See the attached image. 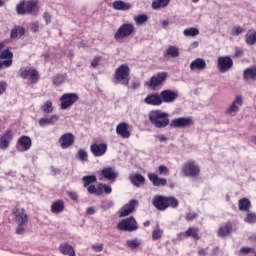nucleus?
<instances>
[{"label":"nucleus","instance_id":"obj_63","mask_svg":"<svg viewBox=\"0 0 256 256\" xmlns=\"http://www.w3.org/2000/svg\"><path fill=\"white\" fill-rule=\"evenodd\" d=\"M31 30L33 31V33H37V31H39V22L32 23Z\"/></svg>","mask_w":256,"mask_h":256},{"label":"nucleus","instance_id":"obj_56","mask_svg":"<svg viewBox=\"0 0 256 256\" xmlns=\"http://www.w3.org/2000/svg\"><path fill=\"white\" fill-rule=\"evenodd\" d=\"M100 61H101V57L100 56L94 57V59L91 62V67H93V69H95V67H97V65H99Z\"/></svg>","mask_w":256,"mask_h":256},{"label":"nucleus","instance_id":"obj_47","mask_svg":"<svg viewBox=\"0 0 256 256\" xmlns=\"http://www.w3.org/2000/svg\"><path fill=\"white\" fill-rule=\"evenodd\" d=\"M163 237V230L157 226L152 232V239L153 241H157Z\"/></svg>","mask_w":256,"mask_h":256},{"label":"nucleus","instance_id":"obj_23","mask_svg":"<svg viewBox=\"0 0 256 256\" xmlns=\"http://www.w3.org/2000/svg\"><path fill=\"white\" fill-rule=\"evenodd\" d=\"M138 203L139 202L137 200H130L129 203L124 205L120 210V217H127L131 215V213L135 211V207H137Z\"/></svg>","mask_w":256,"mask_h":256},{"label":"nucleus","instance_id":"obj_36","mask_svg":"<svg viewBox=\"0 0 256 256\" xmlns=\"http://www.w3.org/2000/svg\"><path fill=\"white\" fill-rule=\"evenodd\" d=\"M243 221H244V223H247L248 225H255L256 213L251 210H248V212H246V214H245Z\"/></svg>","mask_w":256,"mask_h":256},{"label":"nucleus","instance_id":"obj_44","mask_svg":"<svg viewBox=\"0 0 256 256\" xmlns=\"http://www.w3.org/2000/svg\"><path fill=\"white\" fill-rule=\"evenodd\" d=\"M134 21L136 25H143V23H147V21H149V17L147 14H140L134 17Z\"/></svg>","mask_w":256,"mask_h":256},{"label":"nucleus","instance_id":"obj_51","mask_svg":"<svg viewBox=\"0 0 256 256\" xmlns=\"http://www.w3.org/2000/svg\"><path fill=\"white\" fill-rule=\"evenodd\" d=\"M241 33H243V28L241 26H235L232 28L231 35H234V37L241 35Z\"/></svg>","mask_w":256,"mask_h":256},{"label":"nucleus","instance_id":"obj_6","mask_svg":"<svg viewBox=\"0 0 256 256\" xmlns=\"http://www.w3.org/2000/svg\"><path fill=\"white\" fill-rule=\"evenodd\" d=\"M135 33V26L131 23L122 24L116 33L114 34V39H127V37H131Z\"/></svg>","mask_w":256,"mask_h":256},{"label":"nucleus","instance_id":"obj_1","mask_svg":"<svg viewBox=\"0 0 256 256\" xmlns=\"http://www.w3.org/2000/svg\"><path fill=\"white\" fill-rule=\"evenodd\" d=\"M152 203L158 211H166L169 207L172 209H177V207H179V201L173 196L167 197L156 195L153 197Z\"/></svg>","mask_w":256,"mask_h":256},{"label":"nucleus","instance_id":"obj_50","mask_svg":"<svg viewBox=\"0 0 256 256\" xmlns=\"http://www.w3.org/2000/svg\"><path fill=\"white\" fill-rule=\"evenodd\" d=\"M0 59H13V53L9 50H4L0 53Z\"/></svg>","mask_w":256,"mask_h":256},{"label":"nucleus","instance_id":"obj_13","mask_svg":"<svg viewBox=\"0 0 256 256\" xmlns=\"http://www.w3.org/2000/svg\"><path fill=\"white\" fill-rule=\"evenodd\" d=\"M199 171V166L195 162H187L182 167V173L186 177H197Z\"/></svg>","mask_w":256,"mask_h":256},{"label":"nucleus","instance_id":"obj_22","mask_svg":"<svg viewBox=\"0 0 256 256\" xmlns=\"http://www.w3.org/2000/svg\"><path fill=\"white\" fill-rule=\"evenodd\" d=\"M31 138L29 136H21L18 139V142L16 144V148L18 151H29L31 149Z\"/></svg>","mask_w":256,"mask_h":256},{"label":"nucleus","instance_id":"obj_54","mask_svg":"<svg viewBox=\"0 0 256 256\" xmlns=\"http://www.w3.org/2000/svg\"><path fill=\"white\" fill-rule=\"evenodd\" d=\"M197 217H199L197 213H187L186 221H193L194 219H197Z\"/></svg>","mask_w":256,"mask_h":256},{"label":"nucleus","instance_id":"obj_57","mask_svg":"<svg viewBox=\"0 0 256 256\" xmlns=\"http://www.w3.org/2000/svg\"><path fill=\"white\" fill-rule=\"evenodd\" d=\"M68 197H70V199L72 201H78L79 200V195H77L75 192H67Z\"/></svg>","mask_w":256,"mask_h":256},{"label":"nucleus","instance_id":"obj_43","mask_svg":"<svg viewBox=\"0 0 256 256\" xmlns=\"http://www.w3.org/2000/svg\"><path fill=\"white\" fill-rule=\"evenodd\" d=\"M41 111L43 113H53V102L51 100L46 101L42 106H41Z\"/></svg>","mask_w":256,"mask_h":256},{"label":"nucleus","instance_id":"obj_16","mask_svg":"<svg viewBox=\"0 0 256 256\" xmlns=\"http://www.w3.org/2000/svg\"><path fill=\"white\" fill-rule=\"evenodd\" d=\"M193 125V118L191 117H180L173 119L170 122V127H175L177 129H181L183 127H191Z\"/></svg>","mask_w":256,"mask_h":256},{"label":"nucleus","instance_id":"obj_33","mask_svg":"<svg viewBox=\"0 0 256 256\" xmlns=\"http://www.w3.org/2000/svg\"><path fill=\"white\" fill-rule=\"evenodd\" d=\"M113 7L117 11H129V9H131V4L118 0L113 2Z\"/></svg>","mask_w":256,"mask_h":256},{"label":"nucleus","instance_id":"obj_37","mask_svg":"<svg viewBox=\"0 0 256 256\" xmlns=\"http://www.w3.org/2000/svg\"><path fill=\"white\" fill-rule=\"evenodd\" d=\"M233 227L230 223H226L224 226H221L218 230L219 237H227L231 233Z\"/></svg>","mask_w":256,"mask_h":256},{"label":"nucleus","instance_id":"obj_5","mask_svg":"<svg viewBox=\"0 0 256 256\" xmlns=\"http://www.w3.org/2000/svg\"><path fill=\"white\" fill-rule=\"evenodd\" d=\"M117 229L119 231H128L129 233H133V231H137L139 227L137 226V220H135V217L130 216L126 219L121 220L117 224Z\"/></svg>","mask_w":256,"mask_h":256},{"label":"nucleus","instance_id":"obj_49","mask_svg":"<svg viewBox=\"0 0 256 256\" xmlns=\"http://www.w3.org/2000/svg\"><path fill=\"white\" fill-rule=\"evenodd\" d=\"M126 245H127V247H129V249H137V247H139V245H141V243L137 239L127 240Z\"/></svg>","mask_w":256,"mask_h":256},{"label":"nucleus","instance_id":"obj_52","mask_svg":"<svg viewBox=\"0 0 256 256\" xmlns=\"http://www.w3.org/2000/svg\"><path fill=\"white\" fill-rule=\"evenodd\" d=\"M158 173L159 175H169V168H167V166L164 165H160L158 167Z\"/></svg>","mask_w":256,"mask_h":256},{"label":"nucleus","instance_id":"obj_15","mask_svg":"<svg viewBox=\"0 0 256 256\" xmlns=\"http://www.w3.org/2000/svg\"><path fill=\"white\" fill-rule=\"evenodd\" d=\"M13 137L14 136L12 130H6L4 133L0 135V149L2 151H7V149H9V146L13 141Z\"/></svg>","mask_w":256,"mask_h":256},{"label":"nucleus","instance_id":"obj_24","mask_svg":"<svg viewBox=\"0 0 256 256\" xmlns=\"http://www.w3.org/2000/svg\"><path fill=\"white\" fill-rule=\"evenodd\" d=\"M243 79L247 83H255L256 81V67H248L243 71Z\"/></svg>","mask_w":256,"mask_h":256},{"label":"nucleus","instance_id":"obj_2","mask_svg":"<svg viewBox=\"0 0 256 256\" xmlns=\"http://www.w3.org/2000/svg\"><path fill=\"white\" fill-rule=\"evenodd\" d=\"M149 121L156 129H165L169 125V114L161 110H152L149 115Z\"/></svg>","mask_w":256,"mask_h":256},{"label":"nucleus","instance_id":"obj_60","mask_svg":"<svg viewBox=\"0 0 256 256\" xmlns=\"http://www.w3.org/2000/svg\"><path fill=\"white\" fill-rule=\"evenodd\" d=\"M11 65H13V60L12 58H8L7 60H4L2 62V67H11Z\"/></svg>","mask_w":256,"mask_h":256},{"label":"nucleus","instance_id":"obj_28","mask_svg":"<svg viewBox=\"0 0 256 256\" xmlns=\"http://www.w3.org/2000/svg\"><path fill=\"white\" fill-rule=\"evenodd\" d=\"M129 179L134 187H141L145 183V177L141 174H130Z\"/></svg>","mask_w":256,"mask_h":256},{"label":"nucleus","instance_id":"obj_14","mask_svg":"<svg viewBox=\"0 0 256 256\" xmlns=\"http://www.w3.org/2000/svg\"><path fill=\"white\" fill-rule=\"evenodd\" d=\"M217 67L220 73H227V71L233 67V59L229 56H220L218 58Z\"/></svg>","mask_w":256,"mask_h":256},{"label":"nucleus","instance_id":"obj_11","mask_svg":"<svg viewBox=\"0 0 256 256\" xmlns=\"http://www.w3.org/2000/svg\"><path fill=\"white\" fill-rule=\"evenodd\" d=\"M58 143L61 149H69V147H73V145H75V135L71 132L65 133L60 136Z\"/></svg>","mask_w":256,"mask_h":256},{"label":"nucleus","instance_id":"obj_26","mask_svg":"<svg viewBox=\"0 0 256 256\" xmlns=\"http://www.w3.org/2000/svg\"><path fill=\"white\" fill-rule=\"evenodd\" d=\"M148 179H149V181H151V183H152V185H154V187H165V185H167V179L160 178L155 173H149Z\"/></svg>","mask_w":256,"mask_h":256},{"label":"nucleus","instance_id":"obj_55","mask_svg":"<svg viewBox=\"0 0 256 256\" xmlns=\"http://www.w3.org/2000/svg\"><path fill=\"white\" fill-rule=\"evenodd\" d=\"M7 91V82L0 81V95H3Z\"/></svg>","mask_w":256,"mask_h":256},{"label":"nucleus","instance_id":"obj_32","mask_svg":"<svg viewBox=\"0 0 256 256\" xmlns=\"http://www.w3.org/2000/svg\"><path fill=\"white\" fill-rule=\"evenodd\" d=\"M60 251L63 255L75 256V249L71 244L63 243L60 245Z\"/></svg>","mask_w":256,"mask_h":256},{"label":"nucleus","instance_id":"obj_21","mask_svg":"<svg viewBox=\"0 0 256 256\" xmlns=\"http://www.w3.org/2000/svg\"><path fill=\"white\" fill-rule=\"evenodd\" d=\"M90 151L94 157H103L105 153H107V144L100 143V144H92L90 146Z\"/></svg>","mask_w":256,"mask_h":256},{"label":"nucleus","instance_id":"obj_9","mask_svg":"<svg viewBox=\"0 0 256 256\" xmlns=\"http://www.w3.org/2000/svg\"><path fill=\"white\" fill-rule=\"evenodd\" d=\"M241 107H243V97L238 95L235 97L230 107L226 109L225 114L228 115V117H235V115L239 113V109H241Z\"/></svg>","mask_w":256,"mask_h":256},{"label":"nucleus","instance_id":"obj_20","mask_svg":"<svg viewBox=\"0 0 256 256\" xmlns=\"http://www.w3.org/2000/svg\"><path fill=\"white\" fill-rule=\"evenodd\" d=\"M144 103H146V105L159 107V105H163V100L161 99V94L153 93L146 96Z\"/></svg>","mask_w":256,"mask_h":256},{"label":"nucleus","instance_id":"obj_29","mask_svg":"<svg viewBox=\"0 0 256 256\" xmlns=\"http://www.w3.org/2000/svg\"><path fill=\"white\" fill-rule=\"evenodd\" d=\"M238 209L244 213L251 211V200H249V198H241L238 201Z\"/></svg>","mask_w":256,"mask_h":256},{"label":"nucleus","instance_id":"obj_48","mask_svg":"<svg viewBox=\"0 0 256 256\" xmlns=\"http://www.w3.org/2000/svg\"><path fill=\"white\" fill-rule=\"evenodd\" d=\"M86 188H87L88 193H90V195H98V196L100 195L99 186L95 187V185L90 184Z\"/></svg>","mask_w":256,"mask_h":256},{"label":"nucleus","instance_id":"obj_27","mask_svg":"<svg viewBox=\"0 0 256 256\" xmlns=\"http://www.w3.org/2000/svg\"><path fill=\"white\" fill-rule=\"evenodd\" d=\"M57 121H59V115L54 114L50 118H40L38 123L40 127H47V125H55Z\"/></svg>","mask_w":256,"mask_h":256},{"label":"nucleus","instance_id":"obj_38","mask_svg":"<svg viewBox=\"0 0 256 256\" xmlns=\"http://www.w3.org/2000/svg\"><path fill=\"white\" fill-rule=\"evenodd\" d=\"M169 3H171V0H156L154 2H152V9H161V8H165L169 5Z\"/></svg>","mask_w":256,"mask_h":256},{"label":"nucleus","instance_id":"obj_35","mask_svg":"<svg viewBox=\"0 0 256 256\" xmlns=\"http://www.w3.org/2000/svg\"><path fill=\"white\" fill-rule=\"evenodd\" d=\"M24 35H25V28L20 26H15L10 32L11 39H17V37H23Z\"/></svg>","mask_w":256,"mask_h":256},{"label":"nucleus","instance_id":"obj_39","mask_svg":"<svg viewBox=\"0 0 256 256\" xmlns=\"http://www.w3.org/2000/svg\"><path fill=\"white\" fill-rule=\"evenodd\" d=\"M186 237H192V239H195L198 241L199 239V229L195 227H190L186 230Z\"/></svg>","mask_w":256,"mask_h":256},{"label":"nucleus","instance_id":"obj_58","mask_svg":"<svg viewBox=\"0 0 256 256\" xmlns=\"http://www.w3.org/2000/svg\"><path fill=\"white\" fill-rule=\"evenodd\" d=\"M92 249L96 253H101V251H103V244H95V245L92 246Z\"/></svg>","mask_w":256,"mask_h":256},{"label":"nucleus","instance_id":"obj_25","mask_svg":"<svg viewBox=\"0 0 256 256\" xmlns=\"http://www.w3.org/2000/svg\"><path fill=\"white\" fill-rule=\"evenodd\" d=\"M207 69V62L203 58H196L190 63L191 71H205Z\"/></svg>","mask_w":256,"mask_h":256},{"label":"nucleus","instance_id":"obj_10","mask_svg":"<svg viewBox=\"0 0 256 256\" xmlns=\"http://www.w3.org/2000/svg\"><path fill=\"white\" fill-rule=\"evenodd\" d=\"M100 181H103V179H106L107 181L115 182L117 181V178L119 177V172L115 170V168L109 166L105 167L100 171Z\"/></svg>","mask_w":256,"mask_h":256},{"label":"nucleus","instance_id":"obj_41","mask_svg":"<svg viewBox=\"0 0 256 256\" xmlns=\"http://www.w3.org/2000/svg\"><path fill=\"white\" fill-rule=\"evenodd\" d=\"M65 79H67V74H57L53 78V85H63V83H65Z\"/></svg>","mask_w":256,"mask_h":256},{"label":"nucleus","instance_id":"obj_46","mask_svg":"<svg viewBox=\"0 0 256 256\" xmlns=\"http://www.w3.org/2000/svg\"><path fill=\"white\" fill-rule=\"evenodd\" d=\"M183 35L185 37H197V35H199V29H197V28L185 29L183 31Z\"/></svg>","mask_w":256,"mask_h":256},{"label":"nucleus","instance_id":"obj_34","mask_svg":"<svg viewBox=\"0 0 256 256\" xmlns=\"http://www.w3.org/2000/svg\"><path fill=\"white\" fill-rule=\"evenodd\" d=\"M245 42L247 45H255L256 44V30L250 29L245 34Z\"/></svg>","mask_w":256,"mask_h":256},{"label":"nucleus","instance_id":"obj_7","mask_svg":"<svg viewBox=\"0 0 256 256\" xmlns=\"http://www.w3.org/2000/svg\"><path fill=\"white\" fill-rule=\"evenodd\" d=\"M61 109H69L79 101V96L76 93H65L60 97Z\"/></svg>","mask_w":256,"mask_h":256},{"label":"nucleus","instance_id":"obj_30","mask_svg":"<svg viewBox=\"0 0 256 256\" xmlns=\"http://www.w3.org/2000/svg\"><path fill=\"white\" fill-rule=\"evenodd\" d=\"M179 55V48L177 46H168V48L164 51V57H171L172 59H177Z\"/></svg>","mask_w":256,"mask_h":256},{"label":"nucleus","instance_id":"obj_3","mask_svg":"<svg viewBox=\"0 0 256 256\" xmlns=\"http://www.w3.org/2000/svg\"><path fill=\"white\" fill-rule=\"evenodd\" d=\"M131 69H129V66L127 64L120 65L114 73V83L116 85H124V87H127L129 85L130 81V75Z\"/></svg>","mask_w":256,"mask_h":256},{"label":"nucleus","instance_id":"obj_12","mask_svg":"<svg viewBox=\"0 0 256 256\" xmlns=\"http://www.w3.org/2000/svg\"><path fill=\"white\" fill-rule=\"evenodd\" d=\"M162 103H175L179 99V91L177 90H164L160 93Z\"/></svg>","mask_w":256,"mask_h":256},{"label":"nucleus","instance_id":"obj_62","mask_svg":"<svg viewBox=\"0 0 256 256\" xmlns=\"http://www.w3.org/2000/svg\"><path fill=\"white\" fill-rule=\"evenodd\" d=\"M156 139L160 142V143H166L167 142V137H165V135L160 134L156 136Z\"/></svg>","mask_w":256,"mask_h":256},{"label":"nucleus","instance_id":"obj_8","mask_svg":"<svg viewBox=\"0 0 256 256\" xmlns=\"http://www.w3.org/2000/svg\"><path fill=\"white\" fill-rule=\"evenodd\" d=\"M168 75L167 72H160L155 76H152L150 81L146 82L147 87H150V89H157L159 85H163V82L167 81Z\"/></svg>","mask_w":256,"mask_h":256},{"label":"nucleus","instance_id":"obj_19","mask_svg":"<svg viewBox=\"0 0 256 256\" xmlns=\"http://www.w3.org/2000/svg\"><path fill=\"white\" fill-rule=\"evenodd\" d=\"M116 133H117V135L122 137V139H129V137H131V131L129 130V124L127 122H120L116 126Z\"/></svg>","mask_w":256,"mask_h":256},{"label":"nucleus","instance_id":"obj_59","mask_svg":"<svg viewBox=\"0 0 256 256\" xmlns=\"http://www.w3.org/2000/svg\"><path fill=\"white\" fill-rule=\"evenodd\" d=\"M25 233V227L23 225H18L16 228V235H23Z\"/></svg>","mask_w":256,"mask_h":256},{"label":"nucleus","instance_id":"obj_4","mask_svg":"<svg viewBox=\"0 0 256 256\" xmlns=\"http://www.w3.org/2000/svg\"><path fill=\"white\" fill-rule=\"evenodd\" d=\"M39 11V6L37 5V2L31 0V1H21L16 5V13L18 15H35Z\"/></svg>","mask_w":256,"mask_h":256},{"label":"nucleus","instance_id":"obj_18","mask_svg":"<svg viewBox=\"0 0 256 256\" xmlns=\"http://www.w3.org/2000/svg\"><path fill=\"white\" fill-rule=\"evenodd\" d=\"M13 215L17 225H26V223L29 221V216H27V213L23 208L14 209Z\"/></svg>","mask_w":256,"mask_h":256},{"label":"nucleus","instance_id":"obj_42","mask_svg":"<svg viewBox=\"0 0 256 256\" xmlns=\"http://www.w3.org/2000/svg\"><path fill=\"white\" fill-rule=\"evenodd\" d=\"M98 187H99L100 195H103V193H106V195H111V193L113 191L111 186H108L107 184L99 183Z\"/></svg>","mask_w":256,"mask_h":256},{"label":"nucleus","instance_id":"obj_61","mask_svg":"<svg viewBox=\"0 0 256 256\" xmlns=\"http://www.w3.org/2000/svg\"><path fill=\"white\" fill-rule=\"evenodd\" d=\"M43 17L46 22V25H49V23H51V14H49L48 12H45Z\"/></svg>","mask_w":256,"mask_h":256},{"label":"nucleus","instance_id":"obj_40","mask_svg":"<svg viewBox=\"0 0 256 256\" xmlns=\"http://www.w3.org/2000/svg\"><path fill=\"white\" fill-rule=\"evenodd\" d=\"M82 181L84 183L83 187H89V185H91V183H97V176H95V175L84 176L82 178Z\"/></svg>","mask_w":256,"mask_h":256},{"label":"nucleus","instance_id":"obj_31","mask_svg":"<svg viewBox=\"0 0 256 256\" xmlns=\"http://www.w3.org/2000/svg\"><path fill=\"white\" fill-rule=\"evenodd\" d=\"M52 213H63L65 211V202L63 200H58L51 205Z\"/></svg>","mask_w":256,"mask_h":256},{"label":"nucleus","instance_id":"obj_45","mask_svg":"<svg viewBox=\"0 0 256 256\" xmlns=\"http://www.w3.org/2000/svg\"><path fill=\"white\" fill-rule=\"evenodd\" d=\"M76 157L79 159V161H82V163H85L89 160V154H87V151H85L84 149L78 150Z\"/></svg>","mask_w":256,"mask_h":256},{"label":"nucleus","instance_id":"obj_53","mask_svg":"<svg viewBox=\"0 0 256 256\" xmlns=\"http://www.w3.org/2000/svg\"><path fill=\"white\" fill-rule=\"evenodd\" d=\"M113 207L112 201H103L101 204V209H104V211H107V209H111Z\"/></svg>","mask_w":256,"mask_h":256},{"label":"nucleus","instance_id":"obj_17","mask_svg":"<svg viewBox=\"0 0 256 256\" xmlns=\"http://www.w3.org/2000/svg\"><path fill=\"white\" fill-rule=\"evenodd\" d=\"M20 77H22V79H30L31 83H37L39 81V72L33 68L21 69Z\"/></svg>","mask_w":256,"mask_h":256},{"label":"nucleus","instance_id":"obj_64","mask_svg":"<svg viewBox=\"0 0 256 256\" xmlns=\"http://www.w3.org/2000/svg\"><path fill=\"white\" fill-rule=\"evenodd\" d=\"M240 253H242V255H247V254L251 253V248H249V247H242L240 249Z\"/></svg>","mask_w":256,"mask_h":256}]
</instances>
